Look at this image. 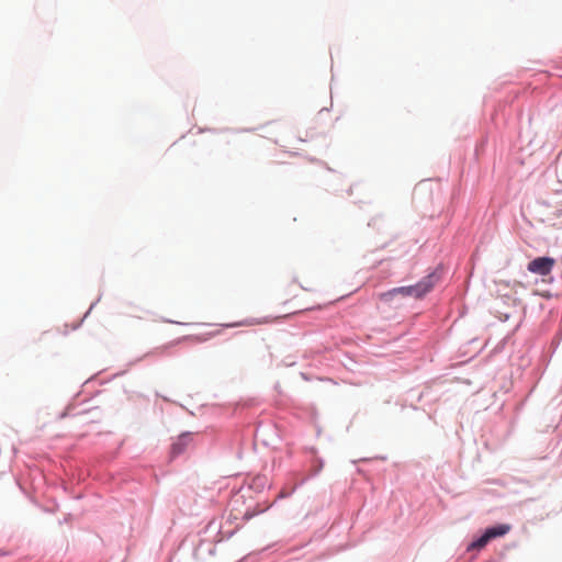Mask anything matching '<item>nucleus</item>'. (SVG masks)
<instances>
[{"label":"nucleus","mask_w":562,"mask_h":562,"mask_svg":"<svg viewBox=\"0 0 562 562\" xmlns=\"http://www.w3.org/2000/svg\"><path fill=\"white\" fill-rule=\"evenodd\" d=\"M555 260L551 257H538L528 263V271L546 277L551 273Z\"/></svg>","instance_id":"7ed1b4c3"},{"label":"nucleus","mask_w":562,"mask_h":562,"mask_svg":"<svg viewBox=\"0 0 562 562\" xmlns=\"http://www.w3.org/2000/svg\"><path fill=\"white\" fill-rule=\"evenodd\" d=\"M439 279L440 278L436 272H431L414 285L400 286L381 293L380 300L390 301L395 295L412 296L417 300L423 299L434 289V286L439 282Z\"/></svg>","instance_id":"f257e3e1"},{"label":"nucleus","mask_w":562,"mask_h":562,"mask_svg":"<svg viewBox=\"0 0 562 562\" xmlns=\"http://www.w3.org/2000/svg\"><path fill=\"white\" fill-rule=\"evenodd\" d=\"M496 292L498 295L510 296L512 294H516L518 288H522L521 282L514 281L513 283L504 280H499L496 282Z\"/></svg>","instance_id":"20e7f679"},{"label":"nucleus","mask_w":562,"mask_h":562,"mask_svg":"<svg viewBox=\"0 0 562 562\" xmlns=\"http://www.w3.org/2000/svg\"><path fill=\"white\" fill-rule=\"evenodd\" d=\"M512 527L507 524L497 525L487 528L485 532L475 541L471 542L468 547L469 551L483 549L492 539L503 537L510 531Z\"/></svg>","instance_id":"f03ea898"},{"label":"nucleus","mask_w":562,"mask_h":562,"mask_svg":"<svg viewBox=\"0 0 562 562\" xmlns=\"http://www.w3.org/2000/svg\"><path fill=\"white\" fill-rule=\"evenodd\" d=\"M172 450H173V452H176V453H180V452H181V446H180V443H179V442L175 443V445L172 446Z\"/></svg>","instance_id":"39448f33"}]
</instances>
